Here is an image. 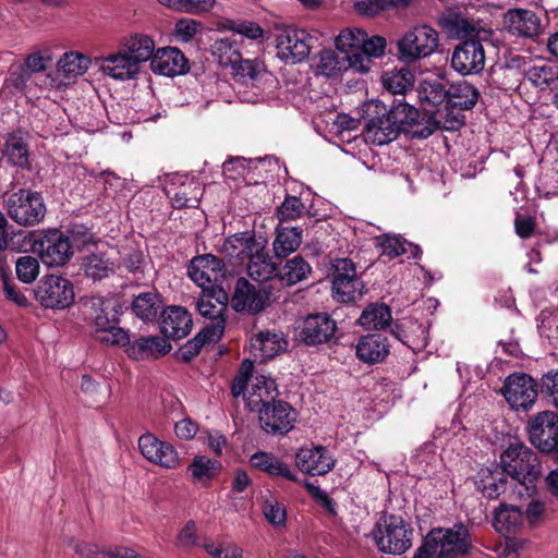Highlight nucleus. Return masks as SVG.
I'll use <instances>...</instances> for the list:
<instances>
[{"label":"nucleus","instance_id":"nucleus-1","mask_svg":"<svg viewBox=\"0 0 558 558\" xmlns=\"http://www.w3.org/2000/svg\"><path fill=\"white\" fill-rule=\"evenodd\" d=\"M337 49L345 54L350 68L359 73H367L371 70L373 59L380 58L387 47L386 38L381 36H368L359 27L342 29L335 40Z\"/></svg>","mask_w":558,"mask_h":558},{"label":"nucleus","instance_id":"nucleus-2","mask_svg":"<svg viewBox=\"0 0 558 558\" xmlns=\"http://www.w3.org/2000/svg\"><path fill=\"white\" fill-rule=\"evenodd\" d=\"M500 463L504 472L524 489L525 494L534 490V482L541 472L536 454L521 442L510 444L501 453Z\"/></svg>","mask_w":558,"mask_h":558},{"label":"nucleus","instance_id":"nucleus-3","mask_svg":"<svg viewBox=\"0 0 558 558\" xmlns=\"http://www.w3.org/2000/svg\"><path fill=\"white\" fill-rule=\"evenodd\" d=\"M372 536L379 551L402 555L412 546L413 530L401 515L385 514L375 524Z\"/></svg>","mask_w":558,"mask_h":558},{"label":"nucleus","instance_id":"nucleus-4","mask_svg":"<svg viewBox=\"0 0 558 558\" xmlns=\"http://www.w3.org/2000/svg\"><path fill=\"white\" fill-rule=\"evenodd\" d=\"M398 59L405 63H414L437 51L439 33L427 24L411 27L397 40Z\"/></svg>","mask_w":558,"mask_h":558},{"label":"nucleus","instance_id":"nucleus-5","mask_svg":"<svg viewBox=\"0 0 558 558\" xmlns=\"http://www.w3.org/2000/svg\"><path fill=\"white\" fill-rule=\"evenodd\" d=\"M426 538L436 553V558H460L471 549L469 530L462 524L449 529H433Z\"/></svg>","mask_w":558,"mask_h":558},{"label":"nucleus","instance_id":"nucleus-6","mask_svg":"<svg viewBox=\"0 0 558 558\" xmlns=\"http://www.w3.org/2000/svg\"><path fill=\"white\" fill-rule=\"evenodd\" d=\"M34 298L45 308L65 310L74 302V286L62 276L46 275L34 288Z\"/></svg>","mask_w":558,"mask_h":558},{"label":"nucleus","instance_id":"nucleus-7","mask_svg":"<svg viewBox=\"0 0 558 558\" xmlns=\"http://www.w3.org/2000/svg\"><path fill=\"white\" fill-rule=\"evenodd\" d=\"M7 206L11 219L24 227L39 223L46 215V205L41 195L26 189L12 193Z\"/></svg>","mask_w":558,"mask_h":558},{"label":"nucleus","instance_id":"nucleus-8","mask_svg":"<svg viewBox=\"0 0 558 558\" xmlns=\"http://www.w3.org/2000/svg\"><path fill=\"white\" fill-rule=\"evenodd\" d=\"M258 422L264 432L274 435L289 433L296 422V411L286 401L276 400L259 408Z\"/></svg>","mask_w":558,"mask_h":558},{"label":"nucleus","instance_id":"nucleus-9","mask_svg":"<svg viewBox=\"0 0 558 558\" xmlns=\"http://www.w3.org/2000/svg\"><path fill=\"white\" fill-rule=\"evenodd\" d=\"M376 116L368 119L365 125V138L375 145H385L397 138L402 129V121L397 112L387 110L384 105H375Z\"/></svg>","mask_w":558,"mask_h":558},{"label":"nucleus","instance_id":"nucleus-10","mask_svg":"<svg viewBox=\"0 0 558 558\" xmlns=\"http://www.w3.org/2000/svg\"><path fill=\"white\" fill-rule=\"evenodd\" d=\"M531 444L543 452H550L558 445V415L543 411L532 416L527 423Z\"/></svg>","mask_w":558,"mask_h":558},{"label":"nucleus","instance_id":"nucleus-11","mask_svg":"<svg viewBox=\"0 0 558 558\" xmlns=\"http://www.w3.org/2000/svg\"><path fill=\"white\" fill-rule=\"evenodd\" d=\"M189 276L203 291H216L225 279L226 267L215 255H199L191 260Z\"/></svg>","mask_w":558,"mask_h":558},{"label":"nucleus","instance_id":"nucleus-12","mask_svg":"<svg viewBox=\"0 0 558 558\" xmlns=\"http://www.w3.org/2000/svg\"><path fill=\"white\" fill-rule=\"evenodd\" d=\"M35 250L43 263L50 267L65 265L73 255L69 238L58 229L49 230L35 242Z\"/></svg>","mask_w":558,"mask_h":558},{"label":"nucleus","instance_id":"nucleus-13","mask_svg":"<svg viewBox=\"0 0 558 558\" xmlns=\"http://www.w3.org/2000/svg\"><path fill=\"white\" fill-rule=\"evenodd\" d=\"M485 38H470L459 44L451 57L452 68L462 75L480 73L485 65V51L481 40Z\"/></svg>","mask_w":558,"mask_h":558},{"label":"nucleus","instance_id":"nucleus-14","mask_svg":"<svg viewBox=\"0 0 558 558\" xmlns=\"http://www.w3.org/2000/svg\"><path fill=\"white\" fill-rule=\"evenodd\" d=\"M502 393L512 409L529 410L537 398L536 384L525 374H513L505 380Z\"/></svg>","mask_w":558,"mask_h":558},{"label":"nucleus","instance_id":"nucleus-15","mask_svg":"<svg viewBox=\"0 0 558 558\" xmlns=\"http://www.w3.org/2000/svg\"><path fill=\"white\" fill-rule=\"evenodd\" d=\"M298 469L311 476H320L329 473L336 465V459L324 446L301 447L295 453Z\"/></svg>","mask_w":558,"mask_h":558},{"label":"nucleus","instance_id":"nucleus-16","mask_svg":"<svg viewBox=\"0 0 558 558\" xmlns=\"http://www.w3.org/2000/svg\"><path fill=\"white\" fill-rule=\"evenodd\" d=\"M307 34L304 31L283 28L276 36L277 54L281 60L296 63L310 53Z\"/></svg>","mask_w":558,"mask_h":558},{"label":"nucleus","instance_id":"nucleus-17","mask_svg":"<svg viewBox=\"0 0 558 558\" xmlns=\"http://www.w3.org/2000/svg\"><path fill=\"white\" fill-rule=\"evenodd\" d=\"M138 449L147 461L161 468L175 469L180 464L175 448L153 434H144L138 438Z\"/></svg>","mask_w":558,"mask_h":558},{"label":"nucleus","instance_id":"nucleus-18","mask_svg":"<svg viewBox=\"0 0 558 558\" xmlns=\"http://www.w3.org/2000/svg\"><path fill=\"white\" fill-rule=\"evenodd\" d=\"M268 299L269 294L265 289L250 283L245 278H240L235 283L231 306L236 312L255 314L265 308Z\"/></svg>","mask_w":558,"mask_h":558},{"label":"nucleus","instance_id":"nucleus-19","mask_svg":"<svg viewBox=\"0 0 558 558\" xmlns=\"http://www.w3.org/2000/svg\"><path fill=\"white\" fill-rule=\"evenodd\" d=\"M300 339L310 345L329 341L337 329L336 322L327 314H314L305 317L299 326Z\"/></svg>","mask_w":558,"mask_h":558},{"label":"nucleus","instance_id":"nucleus-20","mask_svg":"<svg viewBox=\"0 0 558 558\" xmlns=\"http://www.w3.org/2000/svg\"><path fill=\"white\" fill-rule=\"evenodd\" d=\"M265 248V240L257 239L252 232L234 233L225 239L220 252L230 258L244 262L252 253Z\"/></svg>","mask_w":558,"mask_h":558},{"label":"nucleus","instance_id":"nucleus-21","mask_svg":"<svg viewBox=\"0 0 558 558\" xmlns=\"http://www.w3.org/2000/svg\"><path fill=\"white\" fill-rule=\"evenodd\" d=\"M150 69L154 73L165 76L184 74L189 70L187 59L178 49L172 47L157 49Z\"/></svg>","mask_w":558,"mask_h":558},{"label":"nucleus","instance_id":"nucleus-22","mask_svg":"<svg viewBox=\"0 0 558 558\" xmlns=\"http://www.w3.org/2000/svg\"><path fill=\"white\" fill-rule=\"evenodd\" d=\"M116 268L114 259L99 250L86 253L80 259V269L93 282L109 278L114 274Z\"/></svg>","mask_w":558,"mask_h":558},{"label":"nucleus","instance_id":"nucleus-23","mask_svg":"<svg viewBox=\"0 0 558 558\" xmlns=\"http://www.w3.org/2000/svg\"><path fill=\"white\" fill-rule=\"evenodd\" d=\"M251 352L255 359L267 361L283 352L288 341L280 331H260L250 341Z\"/></svg>","mask_w":558,"mask_h":558},{"label":"nucleus","instance_id":"nucleus-24","mask_svg":"<svg viewBox=\"0 0 558 558\" xmlns=\"http://www.w3.org/2000/svg\"><path fill=\"white\" fill-rule=\"evenodd\" d=\"M504 25L512 35L533 37L539 32L541 21L532 10L511 9L504 16Z\"/></svg>","mask_w":558,"mask_h":558},{"label":"nucleus","instance_id":"nucleus-25","mask_svg":"<svg viewBox=\"0 0 558 558\" xmlns=\"http://www.w3.org/2000/svg\"><path fill=\"white\" fill-rule=\"evenodd\" d=\"M171 344L162 337H141L130 343L125 350L128 356L135 361L156 360L166 355Z\"/></svg>","mask_w":558,"mask_h":558},{"label":"nucleus","instance_id":"nucleus-26","mask_svg":"<svg viewBox=\"0 0 558 558\" xmlns=\"http://www.w3.org/2000/svg\"><path fill=\"white\" fill-rule=\"evenodd\" d=\"M193 327L191 314L181 306H170L162 312L161 332L169 338L182 339Z\"/></svg>","mask_w":558,"mask_h":558},{"label":"nucleus","instance_id":"nucleus-27","mask_svg":"<svg viewBox=\"0 0 558 558\" xmlns=\"http://www.w3.org/2000/svg\"><path fill=\"white\" fill-rule=\"evenodd\" d=\"M389 343L386 337L371 333L359 339L355 345L357 359L367 364L383 362L389 354Z\"/></svg>","mask_w":558,"mask_h":558},{"label":"nucleus","instance_id":"nucleus-28","mask_svg":"<svg viewBox=\"0 0 558 558\" xmlns=\"http://www.w3.org/2000/svg\"><path fill=\"white\" fill-rule=\"evenodd\" d=\"M100 70L114 80L128 81L136 77L140 65L121 49L118 53L104 58Z\"/></svg>","mask_w":558,"mask_h":558},{"label":"nucleus","instance_id":"nucleus-29","mask_svg":"<svg viewBox=\"0 0 558 558\" xmlns=\"http://www.w3.org/2000/svg\"><path fill=\"white\" fill-rule=\"evenodd\" d=\"M110 300L92 295L82 302V313L84 319L94 327V333L108 326L113 319L110 317Z\"/></svg>","mask_w":558,"mask_h":558},{"label":"nucleus","instance_id":"nucleus-30","mask_svg":"<svg viewBox=\"0 0 558 558\" xmlns=\"http://www.w3.org/2000/svg\"><path fill=\"white\" fill-rule=\"evenodd\" d=\"M278 396L277 385L270 377L260 375L256 376L246 397V403L251 411L257 412L259 408L274 401Z\"/></svg>","mask_w":558,"mask_h":558},{"label":"nucleus","instance_id":"nucleus-31","mask_svg":"<svg viewBox=\"0 0 558 558\" xmlns=\"http://www.w3.org/2000/svg\"><path fill=\"white\" fill-rule=\"evenodd\" d=\"M121 49L140 65L148 60L151 61L156 52V44L150 36L136 33L123 38Z\"/></svg>","mask_w":558,"mask_h":558},{"label":"nucleus","instance_id":"nucleus-32","mask_svg":"<svg viewBox=\"0 0 558 558\" xmlns=\"http://www.w3.org/2000/svg\"><path fill=\"white\" fill-rule=\"evenodd\" d=\"M251 464L270 476H281L292 482H298V476L290 466L271 452L257 451L251 456Z\"/></svg>","mask_w":558,"mask_h":558},{"label":"nucleus","instance_id":"nucleus-33","mask_svg":"<svg viewBox=\"0 0 558 558\" xmlns=\"http://www.w3.org/2000/svg\"><path fill=\"white\" fill-rule=\"evenodd\" d=\"M199 314L210 319L226 318L227 295L221 288L216 291H203L197 301Z\"/></svg>","mask_w":558,"mask_h":558},{"label":"nucleus","instance_id":"nucleus-34","mask_svg":"<svg viewBox=\"0 0 558 558\" xmlns=\"http://www.w3.org/2000/svg\"><path fill=\"white\" fill-rule=\"evenodd\" d=\"M523 525V513L520 508L501 504L494 512L495 530L507 535L515 533Z\"/></svg>","mask_w":558,"mask_h":558},{"label":"nucleus","instance_id":"nucleus-35","mask_svg":"<svg viewBox=\"0 0 558 558\" xmlns=\"http://www.w3.org/2000/svg\"><path fill=\"white\" fill-rule=\"evenodd\" d=\"M243 38L234 35L218 39L213 45V56L222 66H233L241 61Z\"/></svg>","mask_w":558,"mask_h":558},{"label":"nucleus","instance_id":"nucleus-36","mask_svg":"<svg viewBox=\"0 0 558 558\" xmlns=\"http://www.w3.org/2000/svg\"><path fill=\"white\" fill-rule=\"evenodd\" d=\"M444 26L448 34L457 38H487L488 32L473 21L458 14L449 15Z\"/></svg>","mask_w":558,"mask_h":558},{"label":"nucleus","instance_id":"nucleus-37","mask_svg":"<svg viewBox=\"0 0 558 558\" xmlns=\"http://www.w3.org/2000/svg\"><path fill=\"white\" fill-rule=\"evenodd\" d=\"M311 272V265L302 256L296 255L288 259L277 275L281 284L291 287L306 280Z\"/></svg>","mask_w":558,"mask_h":558},{"label":"nucleus","instance_id":"nucleus-38","mask_svg":"<svg viewBox=\"0 0 558 558\" xmlns=\"http://www.w3.org/2000/svg\"><path fill=\"white\" fill-rule=\"evenodd\" d=\"M203 195L199 182L189 180L173 191H169L171 204L175 208L196 207Z\"/></svg>","mask_w":558,"mask_h":558},{"label":"nucleus","instance_id":"nucleus-39","mask_svg":"<svg viewBox=\"0 0 558 558\" xmlns=\"http://www.w3.org/2000/svg\"><path fill=\"white\" fill-rule=\"evenodd\" d=\"M234 77L243 84L256 86L258 82L268 78L270 75L262 62L256 60L242 59L232 68Z\"/></svg>","mask_w":558,"mask_h":558},{"label":"nucleus","instance_id":"nucleus-40","mask_svg":"<svg viewBox=\"0 0 558 558\" xmlns=\"http://www.w3.org/2000/svg\"><path fill=\"white\" fill-rule=\"evenodd\" d=\"M478 97V90L465 81L453 84L448 89V104L461 110L472 109Z\"/></svg>","mask_w":558,"mask_h":558},{"label":"nucleus","instance_id":"nucleus-41","mask_svg":"<svg viewBox=\"0 0 558 558\" xmlns=\"http://www.w3.org/2000/svg\"><path fill=\"white\" fill-rule=\"evenodd\" d=\"M391 319L392 316L388 305L374 303L364 308L359 318V323L365 329L376 330L388 326Z\"/></svg>","mask_w":558,"mask_h":558},{"label":"nucleus","instance_id":"nucleus-42","mask_svg":"<svg viewBox=\"0 0 558 558\" xmlns=\"http://www.w3.org/2000/svg\"><path fill=\"white\" fill-rule=\"evenodd\" d=\"M504 471L482 469L478 472L476 485L477 488L489 499L497 498L506 488Z\"/></svg>","mask_w":558,"mask_h":558},{"label":"nucleus","instance_id":"nucleus-43","mask_svg":"<svg viewBox=\"0 0 558 558\" xmlns=\"http://www.w3.org/2000/svg\"><path fill=\"white\" fill-rule=\"evenodd\" d=\"M247 260V274L256 281H267L276 274V267L271 262L266 247L260 252L252 253Z\"/></svg>","mask_w":558,"mask_h":558},{"label":"nucleus","instance_id":"nucleus-44","mask_svg":"<svg viewBox=\"0 0 558 558\" xmlns=\"http://www.w3.org/2000/svg\"><path fill=\"white\" fill-rule=\"evenodd\" d=\"M3 155L14 166L25 167L28 163V145L21 132H13L8 135Z\"/></svg>","mask_w":558,"mask_h":558},{"label":"nucleus","instance_id":"nucleus-45","mask_svg":"<svg viewBox=\"0 0 558 558\" xmlns=\"http://www.w3.org/2000/svg\"><path fill=\"white\" fill-rule=\"evenodd\" d=\"M302 242V232L298 228H282L277 231L272 243L275 256L284 258L295 252Z\"/></svg>","mask_w":558,"mask_h":558},{"label":"nucleus","instance_id":"nucleus-46","mask_svg":"<svg viewBox=\"0 0 558 558\" xmlns=\"http://www.w3.org/2000/svg\"><path fill=\"white\" fill-rule=\"evenodd\" d=\"M161 301L156 292L140 293L132 302V312L144 322L156 319Z\"/></svg>","mask_w":558,"mask_h":558},{"label":"nucleus","instance_id":"nucleus-47","mask_svg":"<svg viewBox=\"0 0 558 558\" xmlns=\"http://www.w3.org/2000/svg\"><path fill=\"white\" fill-rule=\"evenodd\" d=\"M226 329V318L210 319L206 326L187 342L186 348L197 352L205 343L217 342Z\"/></svg>","mask_w":558,"mask_h":558},{"label":"nucleus","instance_id":"nucleus-48","mask_svg":"<svg viewBox=\"0 0 558 558\" xmlns=\"http://www.w3.org/2000/svg\"><path fill=\"white\" fill-rule=\"evenodd\" d=\"M384 87L392 94H405L414 83L413 73L407 69H393L387 71L381 76Z\"/></svg>","mask_w":558,"mask_h":558},{"label":"nucleus","instance_id":"nucleus-49","mask_svg":"<svg viewBox=\"0 0 558 558\" xmlns=\"http://www.w3.org/2000/svg\"><path fill=\"white\" fill-rule=\"evenodd\" d=\"M363 282L357 278L332 279V296L341 303L354 302L363 294Z\"/></svg>","mask_w":558,"mask_h":558},{"label":"nucleus","instance_id":"nucleus-50","mask_svg":"<svg viewBox=\"0 0 558 558\" xmlns=\"http://www.w3.org/2000/svg\"><path fill=\"white\" fill-rule=\"evenodd\" d=\"M194 482L207 484L221 470V463L205 456H197L189 468Z\"/></svg>","mask_w":558,"mask_h":558},{"label":"nucleus","instance_id":"nucleus-51","mask_svg":"<svg viewBox=\"0 0 558 558\" xmlns=\"http://www.w3.org/2000/svg\"><path fill=\"white\" fill-rule=\"evenodd\" d=\"M90 59L77 51L65 52L58 61L60 72L69 76H80L87 72L90 66Z\"/></svg>","mask_w":558,"mask_h":558},{"label":"nucleus","instance_id":"nucleus-52","mask_svg":"<svg viewBox=\"0 0 558 558\" xmlns=\"http://www.w3.org/2000/svg\"><path fill=\"white\" fill-rule=\"evenodd\" d=\"M350 68L347 58H339L332 50H323L319 53V61L316 65V73L324 76H335L342 70Z\"/></svg>","mask_w":558,"mask_h":558},{"label":"nucleus","instance_id":"nucleus-53","mask_svg":"<svg viewBox=\"0 0 558 558\" xmlns=\"http://www.w3.org/2000/svg\"><path fill=\"white\" fill-rule=\"evenodd\" d=\"M53 61V52L49 46H43L33 50L21 64L32 74L46 71Z\"/></svg>","mask_w":558,"mask_h":558},{"label":"nucleus","instance_id":"nucleus-54","mask_svg":"<svg viewBox=\"0 0 558 558\" xmlns=\"http://www.w3.org/2000/svg\"><path fill=\"white\" fill-rule=\"evenodd\" d=\"M418 97L422 104L438 106L448 101V89L439 81H424L420 85Z\"/></svg>","mask_w":558,"mask_h":558},{"label":"nucleus","instance_id":"nucleus-55","mask_svg":"<svg viewBox=\"0 0 558 558\" xmlns=\"http://www.w3.org/2000/svg\"><path fill=\"white\" fill-rule=\"evenodd\" d=\"M95 337L102 343L125 347L130 344V337L126 330L116 325L114 319L105 328L95 332Z\"/></svg>","mask_w":558,"mask_h":558},{"label":"nucleus","instance_id":"nucleus-56","mask_svg":"<svg viewBox=\"0 0 558 558\" xmlns=\"http://www.w3.org/2000/svg\"><path fill=\"white\" fill-rule=\"evenodd\" d=\"M10 85L17 92L27 97L36 96L37 78L33 74L20 66L17 72H12L9 78Z\"/></svg>","mask_w":558,"mask_h":558},{"label":"nucleus","instance_id":"nucleus-57","mask_svg":"<svg viewBox=\"0 0 558 558\" xmlns=\"http://www.w3.org/2000/svg\"><path fill=\"white\" fill-rule=\"evenodd\" d=\"M39 263L31 255L21 256L15 262V272L23 283H33L39 275Z\"/></svg>","mask_w":558,"mask_h":558},{"label":"nucleus","instance_id":"nucleus-58","mask_svg":"<svg viewBox=\"0 0 558 558\" xmlns=\"http://www.w3.org/2000/svg\"><path fill=\"white\" fill-rule=\"evenodd\" d=\"M408 2L409 0H360L354 7L361 14L373 16L385 9L405 5Z\"/></svg>","mask_w":558,"mask_h":558},{"label":"nucleus","instance_id":"nucleus-59","mask_svg":"<svg viewBox=\"0 0 558 558\" xmlns=\"http://www.w3.org/2000/svg\"><path fill=\"white\" fill-rule=\"evenodd\" d=\"M204 549L211 558H244L243 549L234 543H205Z\"/></svg>","mask_w":558,"mask_h":558},{"label":"nucleus","instance_id":"nucleus-60","mask_svg":"<svg viewBox=\"0 0 558 558\" xmlns=\"http://www.w3.org/2000/svg\"><path fill=\"white\" fill-rule=\"evenodd\" d=\"M408 243L399 236L385 234L377 238V245L381 248V254L395 258L407 253Z\"/></svg>","mask_w":558,"mask_h":558},{"label":"nucleus","instance_id":"nucleus-61","mask_svg":"<svg viewBox=\"0 0 558 558\" xmlns=\"http://www.w3.org/2000/svg\"><path fill=\"white\" fill-rule=\"evenodd\" d=\"M2 292L7 301L19 307H28L29 300L22 289L7 275L2 276Z\"/></svg>","mask_w":558,"mask_h":558},{"label":"nucleus","instance_id":"nucleus-62","mask_svg":"<svg viewBox=\"0 0 558 558\" xmlns=\"http://www.w3.org/2000/svg\"><path fill=\"white\" fill-rule=\"evenodd\" d=\"M304 211V204L296 196H288L277 210L280 221H291L301 217Z\"/></svg>","mask_w":558,"mask_h":558},{"label":"nucleus","instance_id":"nucleus-63","mask_svg":"<svg viewBox=\"0 0 558 558\" xmlns=\"http://www.w3.org/2000/svg\"><path fill=\"white\" fill-rule=\"evenodd\" d=\"M263 513L266 520L276 526H283L287 521L286 508L277 500L269 499L263 505Z\"/></svg>","mask_w":558,"mask_h":558},{"label":"nucleus","instance_id":"nucleus-64","mask_svg":"<svg viewBox=\"0 0 558 558\" xmlns=\"http://www.w3.org/2000/svg\"><path fill=\"white\" fill-rule=\"evenodd\" d=\"M541 392L548 399L549 403L558 408V371L548 372L542 377Z\"/></svg>","mask_w":558,"mask_h":558}]
</instances>
